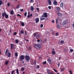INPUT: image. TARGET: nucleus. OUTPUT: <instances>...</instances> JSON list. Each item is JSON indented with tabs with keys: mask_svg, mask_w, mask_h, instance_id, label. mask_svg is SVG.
I'll return each instance as SVG.
<instances>
[{
	"mask_svg": "<svg viewBox=\"0 0 74 74\" xmlns=\"http://www.w3.org/2000/svg\"><path fill=\"white\" fill-rule=\"evenodd\" d=\"M2 16L3 18H4L5 17L6 19H8V15L5 12L2 13Z\"/></svg>",
	"mask_w": 74,
	"mask_h": 74,
	"instance_id": "obj_1",
	"label": "nucleus"
},
{
	"mask_svg": "<svg viewBox=\"0 0 74 74\" xmlns=\"http://www.w3.org/2000/svg\"><path fill=\"white\" fill-rule=\"evenodd\" d=\"M5 54L7 55L8 58L11 57V53L9 52L8 50H6L5 51Z\"/></svg>",
	"mask_w": 74,
	"mask_h": 74,
	"instance_id": "obj_2",
	"label": "nucleus"
},
{
	"mask_svg": "<svg viewBox=\"0 0 74 74\" xmlns=\"http://www.w3.org/2000/svg\"><path fill=\"white\" fill-rule=\"evenodd\" d=\"M34 48H37V47L38 48H41V46L40 44H34Z\"/></svg>",
	"mask_w": 74,
	"mask_h": 74,
	"instance_id": "obj_3",
	"label": "nucleus"
},
{
	"mask_svg": "<svg viewBox=\"0 0 74 74\" xmlns=\"http://www.w3.org/2000/svg\"><path fill=\"white\" fill-rule=\"evenodd\" d=\"M47 61L48 62H49L50 64H53V61L51 59L49 58L47 59Z\"/></svg>",
	"mask_w": 74,
	"mask_h": 74,
	"instance_id": "obj_4",
	"label": "nucleus"
},
{
	"mask_svg": "<svg viewBox=\"0 0 74 74\" xmlns=\"http://www.w3.org/2000/svg\"><path fill=\"white\" fill-rule=\"evenodd\" d=\"M25 60H27V62H29V61L30 60V57L29 56H25Z\"/></svg>",
	"mask_w": 74,
	"mask_h": 74,
	"instance_id": "obj_5",
	"label": "nucleus"
},
{
	"mask_svg": "<svg viewBox=\"0 0 74 74\" xmlns=\"http://www.w3.org/2000/svg\"><path fill=\"white\" fill-rule=\"evenodd\" d=\"M19 58L21 61H23L25 59V56L23 55H22L19 57Z\"/></svg>",
	"mask_w": 74,
	"mask_h": 74,
	"instance_id": "obj_6",
	"label": "nucleus"
},
{
	"mask_svg": "<svg viewBox=\"0 0 74 74\" xmlns=\"http://www.w3.org/2000/svg\"><path fill=\"white\" fill-rule=\"evenodd\" d=\"M53 4L54 5H58V2L56 0H54L53 2Z\"/></svg>",
	"mask_w": 74,
	"mask_h": 74,
	"instance_id": "obj_7",
	"label": "nucleus"
},
{
	"mask_svg": "<svg viewBox=\"0 0 74 74\" xmlns=\"http://www.w3.org/2000/svg\"><path fill=\"white\" fill-rule=\"evenodd\" d=\"M39 18H35V22L36 23H38L39 22Z\"/></svg>",
	"mask_w": 74,
	"mask_h": 74,
	"instance_id": "obj_8",
	"label": "nucleus"
},
{
	"mask_svg": "<svg viewBox=\"0 0 74 74\" xmlns=\"http://www.w3.org/2000/svg\"><path fill=\"white\" fill-rule=\"evenodd\" d=\"M43 15H44V17L45 18H47L48 17V15L47 12H44L43 14Z\"/></svg>",
	"mask_w": 74,
	"mask_h": 74,
	"instance_id": "obj_9",
	"label": "nucleus"
},
{
	"mask_svg": "<svg viewBox=\"0 0 74 74\" xmlns=\"http://www.w3.org/2000/svg\"><path fill=\"white\" fill-rule=\"evenodd\" d=\"M57 14L59 16L61 17L62 16V14L59 12H57Z\"/></svg>",
	"mask_w": 74,
	"mask_h": 74,
	"instance_id": "obj_10",
	"label": "nucleus"
},
{
	"mask_svg": "<svg viewBox=\"0 0 74 74\" xmlns=\"http://www.w3.org/2000/svg\"><path fill=\"white\" fill-rule=\"evenodd\" d=\"M66 23H67V22L66 21H64L62 22V25H65Z\"/></svg>",
	"mask_w": 74,
	"mask_h": 74,
	"instance_id": "obj_11",
	"label": "nucleus"
},
{
	"mask_svg": "<svg viewBox=\"0 0 74 74\" xmlns=\"http://www.w3.org/2000/svg\"><path fill=\"white\" fill-rule=\"evenodd\" d=\"M56 9L58 12H59L60 11V8L59 7H57L56 8Z\"/></svg>",
	"mask_w": 74,
	"mask_h": 74,
	"instance_id": "obj_12",
	"label": "nucleus"
},
{
	"mask_svg": "<svg viewBox=\"0 0 74 74\" xmlns=\"http://www.w3.org/2000/svg\"><path fill=\"white\" fill-rule=\"evenodd\" d=\"M47 72L48 74H53V72H50L49 71V70L47 71Z\"/></svg>",
	"mask_w": 74,
	"mask_h": 74,
	"instance_id": "obj_13",
	"label": "nucleus"
},
{
	"mask_svg": "<svg viewBox=\"0 0 74 74\" xmlns=\"http://www.w3.org/2000/svg\"><path fill=\"white\" fill-rule=\"evenodd\" d=\"M21 25L23 27L25 26V24L24 23L21 22Z\"/></svg>",
	"mask_w": 74,
	"mask_h": 74,
	"instance_id": "obj_14",
	"label": "nucleus"
},
{
	"mask_svg": "<svg viewBox=\"0 0 74 74\" xmlns=\"http://www.w3.org/2000/svg\"><path fill=\"white\" fill-rule=\"evenodd\" d=\"M60 7L61 8L63 7V2H62L60 4Z\"/></svg>",
	"mask_w": 74,
	"mask_h": 74,
	"instance_id": "obj_15",
	"label": "nucleus"
},
{
	"mask_svg": "<svg viewBox=\"0 0 74 74\" xmlns=\"http://www.w3.org/2000/svg\"><path fill=\"white\" fill-rule=\"evenodd\" d=\"M14 47V45L12 44H11V49H12V48H13V47Z\"/></svg>",
	"mask_w": 74,
	"mask_h": 74,
	"instance_id": "obj_16",
	"label": "nucleus"
},
{
	"mask_svg": "<svg viewBox=\"0 0 74 74\" xmlns=\"http://www.w3.org/2000/svg\"><path fill=\"white\" fill-rule=\"evenodd\" d=\"M52 54L53 55H55L56 54V53L55 52V51H52Z\"/></svg>",
	"mask_w": 74,
	"mask_h": 74,
	"instance_id": "obj_17",
	"label": "nucleus"
},
{
	"mask_svg": "<svg viewBox=\"0 0 74 74\" xmlns=\"http://www.w3.org/2000/svg\"><path fill=\"white\" fill-rule=\"evenodd\" d=\"M10 14L11 15H14V13L13 10H12L10 12Z\"/></svg>",
	"mask_w": 74,
	"mask_h": 74,
	"instance_id": "obj_18",
	"label": "nucleus"
},
{
	"mask_svg": "<svg viewBox=\"0 0 74 74\" xmlns=\"http://www.w3.org/2000/svg\"><path fill=\"white\" fill-rule=\"evenodd\" d=\"M48 1L49 3V5H51V1L49 0H48Z\"/></svg>",
	"mask_w": 74,
	"mask_h": 74,
	"instance_id": "obj_19",
	"label": "nucleus"
},
{
	"mask_svg": "<svg viewBox=\"0 0 74 74\" xmlns=\"http://www.w3.org/2000/svg\"><path fill=\"white\" fill-rule=\"evenodd\" d=\"M31 11H34V8L33 6L31 7Z\"/></svg>",
	"mask_w": 74,
	"mask_h": 74,
	"instance_id": "obj_20",
	"label": "nucleus"
},
{
	"mask_svg": "<svg viewBox=\"0 0 74 74\" xmlns=\"http://www.w3.org/2000/svg\"><path fill=\"white\" fill-rule=\"evenodd\" d=\"M21 70L22 71H23L25 70V68L23 67H22L21 68Z\"/></svg>",
	"mask_w": 74,
	"mask_h": 74,
	"instance_id": "obj_21",
	"label": "nucleus"
},
{
	"mask_svg": "<svg viewBox=\"0 0 74 74\" xmlns=\"http://www.w3.org/2000/svg\"><path fill=\"white\" fill-rule=\"evenodd\" d=\"M64 41L62 40H61L60 41V43L61 44H63V43H64Z\"/></svg>",
	"mask_w": 74,
	"mask_h": 74,
	"instance_id": "obj_22",
	"label": "nucleus"
},
{
	"mask_svg": "<svg viewBox=\"0 0 74 74\" xmlns=\"http://www.w3.org/2000/svg\"><path fill=\"white\" fill-rule=\"evenodd\" d=\"M57 28H58V29H60V25H57Z\"/></svg>",
	"mask_w": 74,
	"mask_h": 74,
	"instance_id": "obj_23",
	"label": "nucleus"
},
{
	"mask_svg": "<svg viewBox=\"0 0 74 74\" xmlns=\"http://www.w3.org/2000/svg\"><path fill=\"white\" fill-rule=\"evenodd\" d=\"M45 18H41V17H40V21H43V20H45Z\"/></svg>",
	"mask_w": 74,
	"mask_h": 74,
	"instance_id": "obj_24",
	"label": "nucleus"
},
{
	"mask_svg": "<svg viewBox=\"0 0 74 74\" xmlns=\"http://www.w3.org/2000/svg\"><path fill=\"white\" fill-rule=\"evenodd\" d=\"M3 1H2L0 0V6L1 5V4H3Z\"/></svg>",
	"mask_w": 74,
	"mask_h": 74,
	"instance_id": "obj_25",
	"label": "nucleus"
},
{
	"mask_svg": "<svg viewBox=\"0 0 74 74\" xmlns=\"http://www.w3.org/2000/svg\"><path fill=\"white\" fill-rule=\"evenodd\" d=\"M15 56H16V57H17L18 56V53L17 52H16L15 53Z\"/></svg>",
	"mask_w": 74,
	"mask_h": 74,
	"instance_id": "obj_26",
	"label": "nucleus"
},
{
	"mask_svg": "<svg viewBox=\"0 0 74 74\" xmlns=\"http://www.w3.org/2000/svg\"><path fill=\"white\" fill-rule=\"evenodd\" d=\"M20 6V4H19L17 6L16 8L17 9H19V6Z\"/></svg>",
	"mask_w": 74,
	"mask_h": 74,
	"instance_id": "obj_27",
	"label": "nucleus"
},
{
	"mask_svg": "<svg viewBox=\"0 0 74 74\" xmlns=\"http://www.w3.org/2000/svg\"><path fill=\"white\" fill-rule=\"evenodd\" d=\"M9 63V61H6L5 62V64L6 65H7V64H8Z\"/></svg>",
	"mask_w": 74,
	"mask_h": 74,
	"instance_id": "obj_28",
	"label": "nucleus"
},
{
	"mask_svg": "<svg viewBox=\"0 0 74 74\" xmlns=\"http://www.w3.org/2000/svg\"><path fill=\"white\" fill-rule=\"evenodd\" d=\"M16 72L17 74H19V70H18V69H17Z\"/></svg>",
	"mask_w": 74,
	"mask_h": 74,
	"instance_id": "obj_29",
	"label": "nucleus"
},
{
	"mask_svg": "<svg viewBox=\"0 0 74 74\" xmlns=\"http://www.w3.org/2000/svg\"><path fill=\"white\" fill-rule=\"evenodd\" d=\"M21 34H23L24 33V32H23V30H21Z\"/></svg>",
	"mask_w": 74,
	"mask_h": 74,
	"instance_id": "obj_30",
	"label": "nucleus"
},
{
	"mask_svg": "<svg viewBox=\"0 0 74 74\" xmlns=\"http://www.w3.org/2000/svg\"><path fill=\"white\" fill-rule=\"evenodd\" d=\"M27 15V12H26L24 13L25 16H26Z\"/></svg>",
	"mask_w": 74,
	"mask_h": 74,
	"instance_id": "obj_31",
	"label": "nucleus"
},
{
	"mask_svg": "<svg viewBox=\"0 0 74 74\" xmlns=\"http://www.w3.org/2000/svg\"><path fill=\"white\" fill-rule=\"evenodd\" d=\"M65 69V68H63L61 70V71L62 72V71H64V70Z\"/></svg>",
	"mask_w": 74,
	"mask_h": 74,
	"instance_id": "obj_32",
	"label": "nucleus"
},
{
	"mask_svg": "<svg viewBox=\"0 0 74 74\" xmlns=\"http://www.w3.org/2000/svg\"><path fill=\"white\" fill-rule=\"evenodd\" d=\"M43 64H47V62H46V61H45V62H43Z\"/></svg>",
	"mask_w": 74,
	"mask_h": 74,
	"instance_id": "obj_33",
	"label": "nucleus"
},
{
	"mask_svg": "<svg viewBox=\"0 0 74 74\" xmlns=\"http://www.w3.org/2000/svg\"><path fill=\"white\" fill-rule=\"evenodd\" d=\"M34 65H36V60H35L34 61Z\"/></svg>",
	"mask_w": 74,
	"mask_h": 74,
	"instance_id": "obj_34",
	"label": "nucleus"
},
{
	"mask_svg": "<svg viewBox=\"0 0 74 74\" xmlns=\"http://www.w3.org/2000/svg\"><path fill=\"white\" fill-rule=\"evenodd\" d=\"M17 34V33H16V32H15L13 33V35H14V36H15V35H16Z\"/></svg>",
	"mask_w": 74,
	"mask_h": 74,
	"instance_id": "obj_35",
	"label": "nucleus"
},
{
	"mask_svg": "<svg viewBox=\"0 0 74 74\" xmlns=\"http://www.w3.org/2000/svg\"><path fill=\"white\" fill-rule=\"evenodd\" d=\"M22 44H23V42H21L20 43L19 45H20L21 46H22Z\"/></svg>",
	"mask_w": 74,
	"mask_h": 74,
	"instance_id": "obj_36",
	"label": "nucleus"
},
{
	"mask_svg": "<svg viewBox=\"0 0 74 74\" xmlns=\"http://www.w3.org/2000/svg\"><path fill=\"white\" fill-rule=\"evenodd\" d=\"M37 35V33H35L34 34V37H36V36Z\"/></svg>",
	"mask_w": 74,
	"mask_h": 74,
	"instance_id": "obj_37",
	"label": "nucleus"
},
{
	"mask_svg": "<svg viewBox=\"0 0 74 74\" xmlns=\"http://www.w3.org/2000/svg\"><path fill=\"white\" fill-rule=\"evenodd\" d=\"M16 43H18L19 42V41H18V40L17 39H16Z\"/></svg>",
	"mask_w": 74,
	"mask_h": 74,
	"instance_id": "obj_38",
	"label": "nucleus"
},
{
	"mask_svg": "<svg viewBox=\"0 0 74 74\" xmlns=\"http://www.w3.org/2000/svg\"><path fill=\"white\" fill-rule=\"evenodd\" d=\"M70 51L71 52H73L74 51V50H73V49H71L70 50Z\"/></svg>",
	"mask_w": 74,
	"mask_h": 74,
	"instance_id": "obj_39",
	"label": "nucleus"
},
{
	"mask_svg": "<svg viewBox=\"0 0 74 74\" xmlns=\"http://www.w3.org/2000/svg\"><path fill=\"white\" fill-rule=\"evenodd\" d=\"M15 72V70H13L12 71L11 74H14V73Z\"/></svg>",
	"mask_w": 74,
	"mask_h": 74,
	"instance_id": "obj_40",
	"label": "nucleus"
},
{
	"mask_svg": "<svg viewBox=\"0 0 74 74\" xmlns=\"http://www.w3.org/2000/svg\"><path fill=\"white\" fill-rule=\"evenodd\" d=\"M56 36H58L59 35V33H56Z\"/></svg>",
	"mask_w": 74,
	"mask_h": 74,
	"instance_id": "obj_41",
	"label": "nucleus"
},
{
	"mask_svg": "<svg viewBox=\"0 0 74 74\" xmlns=\"http://www.w3.org/2000/svg\"><path fill=\"white\" fill-rule=\"evenodd\" d=\"M40 36L39 35V34H38L37 36H36V37H40Z\"/></svg>",
	"mask_w": 74,
	"mask_h": 74,
	"instance_id": "obj_42",
	"label": "nucleus"
},
{
	"mask_svg": "<svg viewBox=\"0 0 74 74\" xmlns=\"http://www.w3.org/2000/svg\"><path fill=\"white\" fill-rule=\"evenodd\" d=\"M40 27H41V28H42V27H43V24H41Z\"/></svg>",
	"mask_w": 74,
	"mask_h": 74,
	"instance_id": "obj_43",
	"label": "nucleus"
},
{
	"mask_svg": "<svg viewBox=\"0 0 74 74\" xmlns=\"http://www.w3.org/2000/svg\"><path fill=\"white\" fill-rule=\"evenodd\" d=\"M10 6V3H8L7 6L8 7H9V6Z\"/></svg>",
	"mask_w": 74,
	"mask_h": 74,
	"instance_id": "obj_44",
	"label": "nucleus"
},
{
	"mask_svg": "<svg viewBox=\"0 0 74 74\" xmlns=\"http://www.w3.org/2000/svg\"><path fill=\"white\" fill-rule=\"evenodd\" d=\"M58 18H57L56 19V23H58Z\"/></svg>",
	"mask_w": 74,
	"mask_h": 74,
	"instance_id": "obj_45",
	"label": "nucleus"
},
{
	"mask_svg": "<svg viewBox=\"0 0 74 74\" xmlns=\"http://www.w3.org/2000/svg\"><path fill=\"white\" fill-rule=\"evenodd\" d=\"M20 11H21V12H23V9H21L20 10Z\"/></svg>",
	"mask_w": 74,
	"mask_h": 74,
	"instance_id": "obj_46",
	"label": "nucleus"
},
{
	"mask_svg": "<svg viewBox=\"0 0 74 74\" xmlns=\"http://www.w3.org/2000/svg\"><path fill=\"white\" fill-rule=\"evenodd\" d=\"M48 8L49 9V10L51 9V6H49Z\"/></svg>",
	"mask_w": 74,
	"mask_h": 74,
	"instance_id": "obj_47",
	"label": "nucleus"
},
{
	"mask_svg": "<svg viewBox=\"0 0 74 74\" xmlns=\"http://www.w3.org/2000/svg\"><path fill=\"white\" fill-rule=\"evenodd\" d=\"M53 70L54 71L56 72V73H57V72H58V71H56V69H53Z\"/></svg>",
	"mask_w": 74,
	"mask_h": 74,
	"instance_id": "obj_48",
	"label": "nucleus"
},
{
	"mask_svg": "<svg viewBox=\"0 0 74 74\" xmlns=\"http://www.w3.org/2000/svg\"><path fill=\"white\" fill-rule=\"evenodd\" d=\"M37 69H39V68H40V66L38 65L37 66Z\"/></svg>",
	"mask_w": 74,
	"mask_h": 74,
	"instance_id": "obj_49",
	"label": "nucleus"
},
{
	"mask_svg": "<svg viewBox=\"0 0 74 74\" xmlns=\"http://www.w3.org/2000/svg\"><path fill=\"white\" fill-rule=\"evenodd\" d=\"M52 34H53V35H55V33L53 32L52 33Z\"/></svg>",
	"mask_w": 74,
	"mask_h": 74,
	"instance_id": "obj_50",
	"label": "nucleus"
},
{
	"mask_svg": "<svg viewBox=\"0 0 74 74\" xmlns=\"http://www.w3.org/2000/svg\"><path fill=\"white\" fill-rule=\"evenodd\" d=\"M17 16H20V17H21V15H20V14H17Z\"/></svg>",
	"mask_w": 74,
	"mask_h": 74,
	"instance_id": "obj_51",
	"label": "nucleus"
},
{
	"mask_svg": "<svg viewBox=\"0 0 74 74\" xmlns=\"http://www.w3.org/2000/svg\"><path fill=\"white\" fill-rule=\"evenodd\" d=\"M36 10H37V11H40V9H39V8H36Z\"/></svg>",
	"mask_w": 74,
	"mask_h": 74,
	"instance_id": "obj_52",
	"label": "nucleus"
},
{
	"mask_svg": "<svg viewBox=\"0 0 74 74\" xmlns=\"http://www.w3.org/2000/svg\"><path fill=\"white\" fill-rule=\"evenodd\" d=\"M52 23H55V20H52Z\"/></svg>",
	"mask_w": 74,
	"mask_h": 74,
	"instance_id": "obj_53",
	"label": "nucleus"
},
{
	"mask_svg": "<svg viewBox=\"0 0 74 74\" xmlns=\"http://www.w3.org/2000/svg\"><path fill=\"white\" fill-rule=\"evenodd\" d=\"M69 73L70 74H72V72H71V70L70 71Z\"/></svg>",
	"mask_w": 74,
	"mask_h": 74,
	"instance_id": "obj_54",
	"label": "nucleus"
},
{
	"mask_svg": "<svg viewBox=\"0 0 74 74\" xmlns=\"http://www.w3.org/2000/svg\"><path fill=\"white\" fill-rule=\"evenodd\" d=\"M60 66V63H58V67H59Z\"/></svg>",
	"mask_w": 74,
	"mask_h": 74,
	"instance_id": "obj_55",
	"label": "nucleus"
},
{
	"mask_svg": "<svg viewBox=\"0 0 74 74\" xmlns=\"http://www.w3.org/2000/svg\"><path fill=\"white\" fill-rule=\"evenodd\" d=\"M25 35H27V32L26 31H25Z\"/></svg>",
	"mask_w": 74,
	"mask_h": 74,
	"instance_id": "obj_56",
	"label": "nucleus"
},
{
	"mask_svg": "<svg viewBox=\"0 0 74 74\" xmlns=\"http://www.w3.org/2000/svg\"><path fill=\"white\" fill-rule=\"evenodd\" d=\"M44 15H42V16H41V18H44Z\"/></svg>",
	"mask_w": 74,
	"mask_h": 74,
	"instance_id": "obj_57",
	"label": "nucleus"
},
{
	"mask_svg": "<svg viewBox=\"0 0 74 74\" xmlns=\"http://www.w3.org/2000/svg\"><path fill=\"white\" fill-rule=\"evenodd\" d=\"M27 18H30V15L29 14L27 16Z\"/></svg>",
	"mask_w": 74,
	"mask_h": 74,
	"instance_id": "obj_58",
	"label": "nucleus"
},
{
	"mask_svg": "<svg viewBox=\"0 0 74 74\" xmlns=\"http://www.w3.org/2000/svg\"><path fill=\"white\" fill-rule=\"evenodd\" d=\"M32 16H33V14H30V17H32Z\"/></svg>",
	"mask_w": 74,
	"mask_h": 74,
	"instance_id": "obj_59",
	"label": "nucleus"
},
{
	"mask_svg": "<svg viewBox=\"0 0 74 74\" xmlns=\"http://www.w3.org/2000/svg\"><path fill=\"white\" fill-rule=\"evenodd\" d=\"M12 31V30L11 29H10V33L11 34V33H12V32H11V31Z\"/></svg>",
	"mask_w": 74,
	"mask_h": 74,
	"instance_id": "obj_60",
	"label": "nucleus"
},
{
	"mask_svg": "<svg viewBox=\"0 0 74 74\" xmlns=\"http://www.w3.org/2000/svg\"><path fill=\"white\" fill-rule=\"evenodd\" d=\"M29 50H30V49H31V47H29Z\"/></svg>",
	"mask_w": 74,
	"mask_h": 74,
	"instance_id": "obj_61",
	"label": "nucleus"
},
{
	"mask_svg": "<svg viewBox=\"0 0 74 74\" xmlns=\"http://www.w3.org/2000/svg\"><path fill=\"white\" fill-rule=\"evenodd\" d=\"M37 42H40V40L38 39L37 40Z\"/></svg>",
	"mask_w": 74,
	"mask_h": 74,
	"instance_id": "obj_62",
	"label": "nucleus"
},
{
	"mask_svg": "<svg viewBox=\"0 0 74 74\" xmlns=\"http://www.w3.org/2000/svg\"><path fill=\"white\" fill-rule=\"evenodd\" d=\"M22 63H25V62L24 61H23L22 62Z\"/></svg>",
	"mask_w": 74,
	"mask_h": 74,
	"instance_id": "obj_63",
	"label": "nucleus"
},
{
	"mask_svg": "<svg viewBox=\"0 0 74 74\" xmlns=\"http://www.w3.org/2000/svg\"><path fill=\"white\" fill-rule=\"evenodd\" d=\"M73 26L74 27V23L73 24Z\"/></svg>",
	"mask_w": 74,
	"mask_h": 74,
	"instance_id": "obj_64",
	"label": "nucleus"
}]
</instances>
